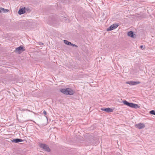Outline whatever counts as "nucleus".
Listing matches in <instances>:
<instances>
[{
	"label": "nucleus",
	"mask_w": 155,
	"mask_h": 155,
	"mask_svg": "<svg viewBox=\"0 0 155 155\" xmlns=\"http://www.w3.org/2000/svg\"><path fill=\"white\" fill-rule=\"evenodd\" d=\"M60 91L65 94L70 95H73L74 93V91L70 88L62 89L60 90Z\"/></svg>",
	"instance_id": "f257e3e1"
},
{
	"label": "nucleus",
	"mask_w": 155,
	"mask_h": 155,
	"mask_svg": "<svg viewBox=\"0 0 155 155\" xmlns=\"http://www.w3.org/2000/svg\"><path fill=\"white\" fill-rule=\"evenodd\" d=\"M123 102L124 104L131 108L137 109L139 107L137 104L132 103H129L126 100L123 101Z\"/></svg>",
	"instance_id": "f03ea898"
},
{
	"label": "nucleus",
	"mask_w": 155,
	"mask_h": 155,
	"mask_svg": "<svg viewBox=\"0 0 155 155\" xmlns=\"http://www.w3.org/2000/svg\"><path fill=\"white\" fill-rule=\"evenodd\" d=\"M119 25V24L118 23L113 24L107 29V31H109L112 30L116 28Z\"/></svg>",
	"instance_id": "7ed1b4c3"
},
{
	"label": "nucleus",
	"mask_w": 155,
	"mask_h": 155,
	"mask_svg": "<svg viewBox=\"0 0 155 155\" xmlns=\"http://www.w3.org/2000/svg\"><path fill=\"white\" fill-rule=\"evenodd\" d=\"M40 147L42 148L45 150L47 151H50V150L48 146L45 144L41 143L39 144Z\"/></svg>",
	"instance_id": "20e7f679"
},
{
	"label": "nucleus",
	"mask_w": 155,
	"mask_h": 155,
	"mask_svg": "<svg viewBox=\"0 0 155 155\" xmlns=\"http://www.w3.org/2000/svg\"><path fill=\"white\" fill-rule=\"evenodd\" d=\"M126 84H129L131 85H135L140 83V82L139 81H130L126 82Z\"/></svg>",
	"instance_id": "39448f33"
},
{
	"label": "nucleus",
	"mask_w": 155,
	"mask_h": 155,
	"mask_svg": "<svg viewBox=\"0 0 155 155\" xmlns=\"http://www.w3.org/2000/svg\"><path fill=\"white\" fill-rule=\"evenodd\" d=\"M23 48V46L21 45L16 49V51L18 53H20L21 52L25 51V50Z\"/></svg>",
	"instance_id": "423d86ee"
},
{
	"label": "nucleus",
	"mask_w": 155,
	"mask_h": 155,
	"mask_svg": "<svg viewBox=\"0 0 155 155\" xmlns=\"http://www.w3.org/2000/svg\"><path fill=\"white\" fill-rule=\"evenodd\" d=\"M136 126L139 129H141L144 128L145 127L144 124L143 123H140L139 124H136Z\"/></svg>",
	"instance_id": "0eeeda50"
},
{
	"label": "nucleus",
	"mask_w": 155,
	"mask_h": 155,
	"mask_svg": "<svg viewBox=\"0 0 155 155\" xmlns=\"http://www.w3.org/2000/svg\"><path fill=\"white\" fill-rule=\"evenodd\" d=\"M101 110H102L104 111L107 113L112 112L113 110L112 109L110 108H101Z\"/></svg>",
	"instance_id": "6e6552de"
},
{
	"label": "nucleus",
	"mask_w": 155,
	"mask_h": 155,
	"mask_svg": "<svg viewBox=\"0 0 155 155\" xmlns=\"http://www.w3.org/2000/svg\"><path fill=\"white\" fill-rule=\"evenodd\" d=\"M25 7L22 8H20L19 11L18 12V14L19 15H21L25 13Z\"/></svg>",
	"instance_id": "1a4fd4ad"
},
{
	"label": "nucleus",
	"mask_w": 155,
	"mask_h": 155,
	"mask_svg": "<svg viewBox=\"0 0 155 155\" xmlns=\"http://www.w3.org/2000/svg\"><path fill=\"white\" fill-rule=\"evenodd\" d=\"M23 141V140L21 139L17 138L15 139H13L12 141L15 143H17L19 142H22Z\"/></svg>",
	"instance_id": "9d476101"
},
{
	"label": "nucleus",
	"mask_w": 155,
	"mask_h": 155,
	"mask_svg": "<svg viewBox=\"0 0 155 155\" xmlns=\"http://www.w3.org/2000/svg\"><path fill=\"white\" fill-rule=\"evenodd\" d=\"M8 12V9H4L2 8H0V13L2 12L6 13Z\"/></svg>",
	"instance_id": "9b49d317"
},
{
	"label": "nucleus",
	"mask_w": 155,
	"mask_h": 155,
	"mask_svg": "<svg viewBox=\"0 0 155 155\" xmlns=\"http://www.w3.org/2000/svg\"><path fill=\"white\" fill-rule=\"evenodd\" d=\"M128 35L131 37L133 38L134 37L133 32L132 31H130L128 33Z\"/></svg>",
	"instance_id": "f8f14e48"
},
{
	"label": "nucleus",
	"mask_w": 155,
	"mask_h": 155,
	"mask_svg": "<svg viewBox=\"0 0 155 155\" xmlns=\"http://www.w3.org/2000/svg\"><path fill=\"white\" fill-rule=\"evenodd\" d=\"M64 42L65 43V44L67 45H70L71 44V43L70 42L68 41L67 40H64Z\"/></svg>",
	"instance_id": "ddd939ff"
},
{
	"label": "nucleus",
	"mask_w": 155,
	"mask_h": 155,
	"mask_svg": "<svg viewBox=\"0 0 155 155\" xmlns=\"http://www.w3.org/2000/svg\"><path fill=\"white\" fill-rule=\"evenodd\" d=\"M150 113L153 115H155V110H152L150 111Z\"/></svg>",
	"instance_id": "4468645a"
},
{
	"label": "nucleus",
	"mask_w": 155,
	"mask_h": 155,
	"mask_svg": "<svg viewBox=\"0 0 155 155\" xmlns=\"http://www.w3.org/2000/svg\"><path fill=\"white\" fill-rule=\"evenodd\" d=\"M71 45L72 46L75 47L76 48L78 47V46L77 45H75V44H74L71 43Z\"/></svg>",
	"instance_id": "2eb2a0df"
},
{
	"label": "nucleus",
	"mask_w": 155,
	"mask_h": 155,
	"mask_svg": "<svg viewBox=\"0 0 155 155\" xmlns=\"http://www.w3.org/2000/svg\"><path fill=\"white\" fill-rule=\"evenodd\" d=\"M25 110V111H29V110H28V109H22V110Z\"/></svg>",
	"instance_id": "dca6fc26"
},
{
	"label": "nucleus",
	"mask_w": 155,
	"mask_h": 155,
	"mask_svg": "<svg viewBox=\"0 0 155 155\" xmlns=\"http://www.w3.org/2000/svg\"><path fill=\"white\" fill-rule=\"evenodd\" d=\"M43 113L45 115H46L47 114L45 110L43 111Z\"/></svg>",
	"instance_id": "f3484780"
},
{
	"label": "nucleus",
	"mask_w": 155,
	"mask_h": 155,
	"mask_svg": "<svg viewBox=\"0 0 155 155\" xmlns=\"http://www.w3.org/2000/svg\"><path fill=\"white\" fill-rule=\"evenodd\" d=\"M143 47V45H141L140 46V48H142Z\"/></svg>",
	"instance_id": "a211bd4d"
}]
</instances>
